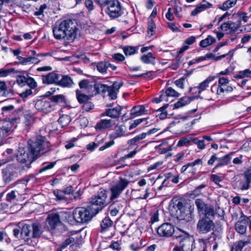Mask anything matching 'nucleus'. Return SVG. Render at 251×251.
<instances>
[{
  "mask_svg": "<svg viewBox=\"0 0 251 251\" xmlns=\"http://www.w3.org/2000/svg\"><path fill=\"white\" fill-rule=\"evenodd\" d=\"M251 75V70L246 69L243 71L239 72L238 74L236 75V78H243L246 77H249Z\"/></svg>",
  "mask_w": 251,
  "mask_h": 251,
  "instance_id": "nucleus-42",
  "label": "nucleus"
},
{
  "mask_svg": "<svg viewBox=\"0 0 251 251\" xmlns=\"http://www.w3.org/2000/svg\"><path fill=\"white\" fill-rule=\"evenodd\" d=\"M50 143L45 137L37 135L34 141L29 140L27 148H19L16 154L18 162L24 170L30 168V165L37 159L40 153L50 151Z\"/></svg>",
  "mask_w": 251,
  "mask_h": 251,
  "instance_id": "nucleus-1",
  "label": "nucleus"
},
{
  "mask_svg": "<svg viewBox=\"0 0 251 251\" xmlns=\"http://www.w3.org/2000/svg\"><path fill=\"white\" fill-rule=\"evenodd\" d=\"M232 154V153H231L225 155L222 158H220L219 163L215 166L214 169L227 164L231 159V155Z\"/></svg>",
  "mask_w": 251,
  "mask_h": 251,
  "instance_id": "nucleus-31",
  "label": "nucleus"
},
{
  "mask_svg": "<svg viewBox=\"0 0 251 251\" xmlns=\"http://www.w3.org/2000/svg\"><path fill=\"white\" fill-rule=\"evenodd\" d=\"M248 223L247 221H238L235 225L236 231L240 234L246 233Z\"/></svg>",
  "mask_w": 251,
  "mask_h": 251,
  "instance_id": "nucleus-19",
  "label": "nucleus"
},
{
  "mask_svg": "<svg viewBox=\"0 0 251 251\" xmlns=\"http://www.w3.org/2000/svg\"><path fill=\"white\" fill-rule=\"evenodd\" d=\"M192 139H193V138L190 137L189 138H185L180 140L177 143V146H183L184 145L189 144L190 142L192 141Z\"/></svg>",
  "mask_w": 251,
  "mask_h": 251,
  "instance_id": "nucleus-62",
  "label": "nucleus"
},
{
  "mask_svg": "<svg viewBox=\"0 0 251 251\" xmlns=\"http://www.w3.org/2000/svg\"><path fill=\"white\" fill-rule=\"evenodd\" d=\"M113 223L112 221H102L101 226V231H104L109 227L112 226Z\"/></svg>",
  "mask_w": 251,
  "mask_h": 251,
  "instance_id": "nucleus-46",
  "label": "nucleus"
},
{
  "mask_svg": "<svg viewBox=\"0 0 251 251\" xmlns=\"http://www.w3.org/2000/svg\"><path fill=\"white\" fill-rule=\"evenodd\" d=\"M184 210V203L180 200H172V203L170 205V212L175 218L178 220L179 216Z\"/></svg>",
  "mask_w": 251,
  "mask_h": 251,
  "instance_id": "nucleus-7",
  "label": "nucleus"
},
{
  "mask_svg": "<svg viewBox=\"0 0 251 251\" xmlns=\"http://www.w3.org/2000/svg\"><path fill=\"white\" fill-rule=\"evenodd\" d=\"M194 97H184L180 98L178 101L174 104L175 108H179L189 104L193 99Z\"/></svg>",
  "mask_w": 251,
  "mask_h": 251,
  "instance_id": "nucleus-20",
  "label": "nucleus"
},
{
  "mask_svg": "<svg viewBox=\"0 0 251 251\" xmlns=\"http://www.w3.org/2000/svg\"><path fill=\"white\" fill-rule=\"evenodd\" d=\"M215 42V39L212 36L209 35L206 39L201 40L200 43V46L205 48Z\"/></svg>",
  "mask_w": 251,
  "mask_h": 251,
  "instance_id": "nucleus-32",
  "label": "nucleus"
},
{
  "mask_svg": "<svg viewBox=\"0 0 251 251\" xmlns=\"http://www.w3.org/2000/svg\"><path fill=\"white\" fill-rule=\"evenodd\" d=\"M146 137V134L145 133H142V134L138 135L134 138L130 139L128 141L127 143L129 145H134L136 142L140 141V140L145 138Z\"/></svg>",
  "mask_w": 251,
  "mask_h": 251,
  "instance_id": "nucleus-35",
  "label": "nucleus"
},
{
  "mask_svg": "<svg viewBox=\"0 0 251 251\" xmlns=\"http://www.w3.org/2000/svg\"><path fill=\"white\" fill-rule=\"evenodd\" d=\"M129 181L126 178L120 177L118 182L112 186L110 188L111 192L110 200L111 201L117 198L122 193L123 191L127 186Z\"/></svg>",
  "mask_w": 251,
  "mask_h": 251,
  "instance_id": "nucleus-6",
  "label": "nucleus"
},
{
  "mask_svg": "<svg viewBox=\"0 0 251 251\" xmlns=\"http://www.w3.org/2000/svg\"><path fill=\"white\" fill-rule=\"evenodd\" d=\"M165 96L177 97L179 96V94L172 87H169L166 90Z\"/></svg>",
  "mask_w": 251,
  "mask_h": 251,
  "instance_id": "nucleus-51",
  "label": "nucleus"
},
{
  "mask_svg": "<svg viewBox=\"0 0 251 251\" xmlns=\"http://www.w3.org/2000/svg\"><path fill=\"white\" fill-rule=\"evenodd\" d=\"M148 113V110L145 109L143 105L135 106L131 110V116L132 118L137 116L147 114Z\"/></svg>",
  "mask_w": 251,
  "mask_h": 251,
  "instance_id": "nucleus-18",
  "label": "nucleus"
},
{
  "mask_svg": "<svg viewBox=\"0 0 251 251\" xmlns=\"http://www.w3.org/2000/svg\"><path fill=\"white\" fill-rule=\"evenodd\" d=\"M27 78L24 75H18L16 81L17 83L20 85H25L26 83Z\"/></svg>",
  "mask_w": 251,
  "mask_h": 251,
  "instance_id": "nucleus-55",
  "label": "nucleus"
},
{
  "mask_svg": "<svg viewBox=\"0 0 251 251\" xmlns=\"http://www.w3.org/2000/svg\"><path fill=\"white\" fill-rule=\"evenodd\" d=\"M115 124V122L111 119H101L96 125L97 130H103L110 128Z\"/></svg>",
  "mask_w": 251,
  "mask_h": 251,
  "instance_id": "nucleus-13",
  "label": "nucleus"
},
{
  "mask_svg": "<svg viewBox=\"0 0 251 251\" xmlns=\"http://www.w3.org/2000/svg\"><path fill=\"white\" fill-rule=\"evenodd\" d=\"M215 227L213 221H199L197 229L200 233H206L213 230Z\"/></svg>",
  "mask_w": 251,
  "mask_h": 251,
  "instance_id": "nucleus-11",
  "label": "nucleus"
},
{
  "mask_svg": "<svg viewBox=\"0 0 251 251\" xmlns=\"http://www.w3.org/2000/svg\"><path fill=\"white\" fill-rule=\"evenodd\" d=\"M237 0H227L225 1L222 6H219V8L226 11L234 6L237 3Z\"/></svg>",
  "mask_w": 251,
  "mask_h": 251,
  "instance_id": "nucleus-29",
  "label": "nucleus"
},
{
  "mask_svg": "<svg viewBox=\"0 0 251 251\" xmlns=\"http://www.w3.org/2000/svg\"><path fill=\"white\" fill-rule=\"evenodd\" d=\"M215 78L216 76H209L205 80L201 82L198 87L199 89L198 92L199 94H200L202 91L205 90L208 87L209 83L211 81H213Z\"/></svg>",
  "mask_w": 251,
  "mask_h": 251,
  "instance_id": "nucleus-23",
  "label": "nucleus"
},
{
  "mask_svg": "<svg viewBox=\"0 0 251 251\" xmlns=\"http://www.w3.org/2000/svg\"><path fill=\"white\" fill-rule=\"evenodd\" d=\"M79 86L80 88L81 89H85L86 88H91V84H90V83L87 80H81L79 83Z\"/></svg>",
  "mask_w": 251,
  "mask_h": 251,
  "instance_id": "nucleus-61",
  "label": "nucleus"
},
{
  "mask_svg": "<svg viewBox=\"0 0 251 251\" xmlns=\"http://www.w3.org/2000/svg\"><path fill=\"white\" fill-rule=\"evenodd\" d=\"M84 3L89 12H91L94 9V2L92 0H85Z\"/></svg>",
  "mask_w": 251,
  "mask_h": 251,
  "instance_id": "nucleus-56",
  "label": "nucleus"
},
{
  "mask_svg": "<svg viewBox=\"0 0 251 251\" xmlns=\"http://www.w3.org/2000/svg\"><path fill=\"white\" fill-rule=\"evenodd\" d=\"M55 164V162L44 163L42 165V167L39 171V173H42L47 170L52 168Z\"/></svg>",
  "mask_w": 251,
  "mask_h": 251,
  "instance_id": "nucleus-48",
  "label": "nucleus"
},
{
  "mask_svg": "<svg viewBox=\"0 0 251 251\" xmlns=\"http://www.w3.org/2000/svg\"><path fill=\"white\" fill-rule=\"evenodd\" d=\"M122 109V106H118L114 108L106 109L105 112L101 114V116H107L112 118H118Z\"/></svg>",
  "mask_w": 251,
  "mask_h": 251,
  "instance_id": "nucleus-15",
  "label": "nucleus"
},
{
  "mask_svg": "<svg viewBox=\"0 0 251 251\" xmlns=\"http://www.w3.org/2000/svg\"><path fill=\"white\" fill-rule=\"evenodd\" d=\"M195 204L197 206L199 212H203L205 209V207H206V205L205 204L204 202L201 199H196L195 201Z\"/></svg>",
  "mask_w": 251,
  "mask_h": 251,
  "instance_id": "nucleus-40",
  "label": "nucleus"
},
{
  "mask_svg": "<svg viewBox=\"0 0 251 251\" xmlns=\"http://www.w3.org/2000/svg\"><path fill=\"white\" fill-rule=\"evenodd\" d=\"M250 184H251V182H249V181L246 179L245 181H241L239 183L240 188L242 190H246L249 188Z\"/></svg>",
  "mask_w": 251,
  "mask_h": 251,
  "instance_id": "nucleus-60",
  "label": "nucleus"
},
{
  "mask_svg": "<svg viewBox=\"0 0 251 251\" xmlns=\"http://www.w3.org/2000/svg\"><path fill=\"white\" fill-rule=\"evenodd\" d=\"M59 77V75L52 72L46 75H43L42 76V81L44 84L55 83L57 85Z\"/></svg>",
  "mask_w": 251,
  "mask_h": 251,
  "instance_id": "nucleus-14",
  "label": "nucleus"
},
{
  "mask_svg": "<svg viewBox=\"0 0 251 251\" xmlns=\"http://www.w3.org/2000/svg\"><path fill=\"white\" fill-rule=\"evenodd\" d=\"M192 142L193 144L197 145L198 149L200 150H203L205 148V144L204 140H200L198 138H193Z\"/></svg>",
  "mask_w": 251,
  "mask_h": 251,
  "instance_id": "nucleus-39",
  "label": "nucleus"
},
{
  "mask_svg": "<svg viewBox=\"0 0 251 251\" xmlns=\"http://www.w3.org/2000/svg\"><path fill=\"white\" fill-rule=\"evenodd\" d=\"M69 214L65 211H57L56 210H53L49 212L48 216L46 220H66L67 218H70Z\"/></svg>",
  "mask_w": 251,
  "mask_h": 251,
  "instance_id": "nucleus-12",
  "label": "nucleus"
},
{
  "mask_svg": "<svg viewBox=\"0 0 251 251\" xmlns=\"http://www.w3.org/2000/svg\"><path fill=\"white\" fill-rule=\"evenodd\" d=\"M217 238H218V239H220V238L217 237L216 236L214 232H213L211 234V235L210 236V237L206 240H208L209 242L215 241L214 244V245L213 246V250H216L217 248H218V242L216 241Z\"/></svg>",
  "mask_w": 251,
  "mask_h": 251,
  "instance_id": "nucleus-47",
  "label": "nucleus"
},
{
  "mask_svg": "<svg viewBox=\"0 0 251 251\" xmlns=\"http://www.w3.org/2000/svg\"><path fill=\"white\" fill-rule=\"evenodd\" d=\"M108 62H100L98 64L97 69L102 73H104L106 72L108 69Z\"/></svg>",
  "mask_w": 251,
  "mask_h": 251,
  "instance_id": "nucleus-38",
  "label": "nucleus"
},
{
  "mask_svg": "<svg viewBox=\"0 0 251 251\" xmlns=\"http://www.w3.org/2000/svg\"><path fill=\"white\" fill-rule=\"evenodd\" d=\"M16 166L13 164L8 165L1 170V178L4 184L9 183L17 177Z\"/></svg>",
  "mask_w": 251,
  "mask_h": 251,
  "instance_id": "nucleus-5",
  "label": "nucleus"
},
{
  "mask_svg": "<svg viewBox=\"0 0 251 251\" xmlns=\"http://www.w3.org/2000/svg\"><path fill=\"white\" fill-rule=\"evenodd\" d=\"M30 53H31V54L33 57H38V58H39L41 57H44V56H50L51 55V54L50 53H49V52L37 53L36 52V51L33 50H30Z\"/></svg>",
  "mask_w": 251,
  "mask_h": 251,
  "instance_id": "nucleus-59",
  "label": "nucleus"
},
{
  "mask_svg": "<svg viewBox=\"0 0 251 251\" xmlns=\"http://www.w3.org/2000/svg\"><path fill=\"white\" fill-rule=\"evenodd\" d=\"M168 105V104H166L157 110V111L161 112V113L158 115V117L160 120L165 119L167 117V113L166 111H164V110L167 108Z\"/></svg>",
  "mask_w": 251,
  "mask_h": 251,
  "instance_id": "nucleus-45",
  "label": "nucleus"
},
{
  "mask_svg": "<svg viewBox=\"0 0 251 251\" xmlns=\"http://www.w3.org/2000/svg\"><path fill=\"white\" fill-rule=\"evenodd\" d=\"M15 193V191H12L10 193H8L6 196V200L10 202H15L16 200Z\"/></svg>",
  "mask_w": 251,
  "mask_h": 251,
  "instance_id": "nucleus-53",
  "label": "nucleus"
},
{
  "mask_svg": "<svg viewBox=\"0 0 251 251\" xmlns=\"http://www.w3.org/2000/svg\"><path fill=\"white\" fill-rule=\"evenodd\" d=\"M19 119L20 116L18 115L15 118H11L10 122H5L3 123L2 126L0 127V130L2 132V135L4 136H7L13 132L12 128L13 124Z\"/></svg>",
  "mask_w": 251,
  "mask_h": 251,
  "instance_id": "nucleus-9",
  "label": "nucleus"
},
{
  "mask_svg": "<svg viewBox=\"0 0 251 251\" xmlns=\"http://www.w3.org/2000/svg\"><path fill=\"white\" fill-rule=\"evenodd\" d=\"M46 226L49 229L53 230L57 226L61 225V221H48Z\"/></svg>",
  "mask_w": 251,
  "mask_h": 251,
  "instance_id": "nucleus-36",
  "label": "nucleus"
},
{
  "mask_svg": "<svg viewBox=\"0 0 251 251\" xmlns=\"http://www.w3.org/2000/svg\"><path fill=\"white\" fill-rule=\"evenodd\" d=\"M155 27L154 21L152 19H150L148 22V35L149 37L152 36L154 33V29Z\"/></svg>",
  "mask_w": 251,
  "mask_h": 251,
  "instance_id": "nucleus-37",
  "label": "nucleus"
},
{
  "mask_svg": "<svg viewBox=\"0 0 251 251\" xmlns=\"http://www.w3.org/2000/svg\"><path fill=\"white\" fill-rule=\"evenodd\" d=\"M64 97L62 95H58L51 97V101L55 102H61L64 100Z\"/></svg>",
  "mask_w": 251,
  "mask_h": 251,
  "instance_id": "nucleus-63",
  "label": "nucleus"
},
{
  "mask_svg": "<svg viewBox=\"0 0 251 251\" xmlns=\"http://www.w3.org/2000/svg\"><path fill=\"white\" fill-rule=\"evenodd\" d=\"M30 226L28 225H24L21 231V234L23 238H27L29 236L30 230L29 229Z\"/></svg>",
  "mask_w": 251,
  "mask_h": 251,
  "instance_id": "nucleus-43",
  "label": "nucleus"
},
{
  "mask_svg": "<svg viewBox=\"0 0 251 251\" xmlns=\"http://www.w3.org/2000/svg\"><path fill=\"white\" fill-rule=\"evenodd\" d=\"M108 89L109 86L100 83H96L94 85V90L95 91V95L100 93H105Z\"/></svg>",
  "mask_w": 251,
  "mask_h": 251,
  "instance_id": "nucleus-24",
  "label": "nucleus"
},
{
  "mask_svg": "<svg viewBox=\"0 0 251 251\" xmlns=\"http://www.w3.org/2000/svg\"><path fill=\"white\" fill-rule=\"evenodd\" d=\"M76 96L79 102L83 104L88 101L90 98V97L88 95L81 93L78 90L76 91Z\"/></svg>",
  "mask_w": 251,
  "mask_h": 251,
  "instance_id": "nucleus-30",
  "label": "nucleus"
},
{
  "mask_svg": "<svg viewBox=\"0 0 251 251\" xmlns=\"http://www.w3.org/2000/svg\"><path fill=\"white\" fill-rule=\"evenodd\" d=\"M233 17L238 18V20L243 21L244 23L247 22L249 17L247 16V14L245 12H238L236 14H234Z\"/></svg>",
  "mask_w": 251,
  "mask_h": 251,
  "instance_id": "nucleus-41",
  "label": "nucleus"
},
{
  "mask_svg": "<svg viewBox=\"0 0 251 251\" xmlns=\"http://www.w3.org/2000/svg\"><path fill=\"white\" fill-rule=\"evenodd\" d=\"M35 106L38 110L44 112H48L51 109L50 102L47 100H38L36 102Z\"/></svg>",
  "mask_w": 251,
  "mask_h": 251,
  "instance_id": "nucleus-16",
  "label": "nucleus"
},
{
  "mask_svg": "<svg viewBox=\"0 0 251 251\" xmlns=\"http://www.w3.org/2000/svg\"><path fill=\"white\" fill-rule=\"evenodd\" d=\"M157 232L160 235L165 237H170L176 233L173 226L168 223H164L158 227Z\"/></svg>",
  "mask_w": 251,
  "mask_h": 251,
  "instance_id": "nucleus-10",
  "label": "nucleus"
},
{
  "mask_svg": "<svg viewBox=\"0 0 251 251\" xmlns=\"http://www.w3.org/2000/svg\"><path fill=\"white\" fill-rule=\"evenodd\" d=\"M107 5V13L111 18L115 19L122 15L121 7L118 0H112Z\"/></svg>",
  "mask_w": 251,
  "mask_h": 251,
  "instance_id": "nucleus-8",
  "label": "nucleus"
},
{
  "mask_svg": "<svg viewBox=\"0 0 251 251\" xmlns=\"http://www.w3.org/2000/svg\"><path fill=\"white\" fill-rule=\"evenodd\" d=\"M16 186L15 192H16L20 195L24 194L25 190L26 188V185L25 182L17 181L14 183Z\"/></svg>",
  "mask_w": 251,
  "mask_h": 251,
  "instance_id": "nucleus-27",
  "label": "nucleus"
},
{
  "mask_svg": "<svg viewBox=\"0 0 251 251\" xmlns=\"http://www.w3.org/2000/svg\"><path fill=\"white\" fill-rule=\"evenodd\" d=\"M180 231L181 234L175 233L173 237L178 240L180 246L183 251H192L195 248V240L192 236L190 235L186 232Z\"/></svg>",
  "mask_w": 251,
  "mask_h": 251,
  "instance_id": "nucleus-4",
  "label": "nucleus"
},
{
  "mask_svg": "<svg viewBox=\"0 0 251 251\" xmlns=\"http://www.w3.org/2000/svg\"><path fill=\"white\" fill-rule=\"evenodd\" d=\"M141 60L146 64H155V57L153 56L151 52L143 55L141 57Z\"/></svg>",
  "mask_w": 251,
  "mask_h": 251,
  "instance_id": "nucleus-25",
  "label": "nucleus"
},
{
  "mask_svg": "<svg viewBox=\"0 0 251 251\" xmlns=\"http://www.w3.org/2000/svg\"><path fill=\"white\" fill-rule=\"evenodd\" d=\"M205 216L206 218H215L216 214H214V210L212 208L206 206L204 209Z\"/></svg>",
  "mask_w": 251,
  "mask_h": 251,
  "instance_id": "nucleus-44",
  "label": "nucleus"
},
{
  "mask_svg": "<svg viewBox=\"0 0 251 251\" xmlns=\"http://www.w3.org/2000/svg\"><path fill=\"white\" fill-rule=\"evenodd\" d=\"M40 61V60L39 58L33 56L25 57V58L24 59L25 64H26L29 63L37 64L39 63Z\"/></svg>",
  "mask_w": 251,
  "mask_h": 251,
  "instance_id": "nucleus-50",
  "label": "nucleus"
},
{
  "mask_svg": "<svg viewBox=\"0 0 251 251\" xmlns=\"http://www.w3.org/2000/svg\"><path fill=\"white\" fill-rule=\"evenodd\" d=\"M52 32L55 39L73 42L76 37L78 28L75 20L66 19L56 24Z\"/></svg>",
  "mask_w": 251,
  "mask_h": 251,
  "instance_id": "nucleus-3",
  "label": "nucleus"
},
{
  "mask_svg": "<svg viewBox=\"0 0 251 251\" xmlns=\"http://www.w3.org/2000/svg\"><path fill=\"white\" fill-rule=\"evenodd\" d=\"M229 25L230 29L232 31H235L241 26V23L240 22V20H238L236 23L233 22L232 21H229Z\"/></svg>",
  "mask_w": 251,
  "mask_h": 251,
  "instance_id": "nucleus-54",
  "label": "nucleus"
},
{
  "mask_svg": "<svg viewBox=\"0 0 251 251\" xmlns=\"http://www.w3.org/2000/svg\"><path fill=\"white\" fill-rule=\"evenodd\" d=\"M217 89V94L218 95H221L225 92H230L233 91V88L230 86H221V87H216L215 85H213L211 87V91L213 92L214 89Z\"/></svg>",
  "mask_w": 251,
  "mask_h": 251,
  "instance_id": "nucleus-28",
  "label": "nucleus"
},
{
  "mask_svg": "<svg viewBox=\"0 0 251 251\" xmlns=\"http://www.w3.org/2000/svg\"><path fill=\"white\" fill-rule=\"evenodd\" d=\"M58 121L61 125L62 127H64L69 124L71 122V119L69 116L65 115L60 117Z\"/></svg>",
  "mask_w": 251,
  "mask_h": 251,
  "instance_id": "nucleus-33",
  "label": "nucleus"
},
{
  "mask_svg": "<svg viewBox=\"0 0 251 251\" xmlns=\"http://www.w3.org/2000/svg\"><path fill=\"white\" fill-rule=\"evenodd\" d=\"M125 133L124 126H117L115 127V132L109 135V137L111 139H116L118 137L123 136Z\"/></svg>",
  "mask_w": 251,
  "mask_h": 251,
  "instance_id": "nucleus-21",
  "label": "nucleus"
},
{
  "mask_svg": "<svg viewBox=\"0 0 251 251\" xmlns=\"http://www.w3.org/2000/svg\"><path fill=\"white\" fill-rule=\"evenodd\" d=\"M14 109V106L13 105L3 106L1 108L2 114L3 115L7 114L10 112L13 111Z\"/></svg>",
  "mask_w": 251,
  "mask_h": 251,
  "instance_id": "nucleus-57",
  "label": "nucleus"
},
{
  "mask_svg": "<svg viewBox=\"0 0 251 251\" xmlns=\"http://www.w3.org/2000/svg\"><path fill=\"white\" fill-rule=\"evenodd\" d=\"M108 191L100 189L91 200V205L87 208L77 207L73 212L74 220H91L111 201L107 197Z\"/></svg>",
  "mask_w": 251,
  "mask_h": 251,
  "instance_id": "nucleus-2",
  "label": "nucleus"
},
{
  "mask_svg": "<svg viewBox=\"0 0 251 251\" xmlns=\"http://www.w3.org/2000/svg\"><path fill=\"white\" fill-rule=\"evenodd\" d=\"M212 6V4L208 2H206V3L204 4H201L197 6L196 8L191 12V15L195 16L201 11L210 8Z\"/></svg>",
  "mask_w": 251,
  "mask_h": 251,
  "instance_id": "nucleus-22",
  "label": "nucleus"
},
{
  "mask_svg": "<svg viewBox=\"0 0 251 251\" xmlns=\"http://www.w3.org/2000/svg\"><path fill=\"white\" fill-rule=\"evenodd\" d=\"M32 237L33 238H37L39 237L41 233V227L37 223L33 224L32 225Z\"/></svg>",
  "mask_w": 251,
  "mask_h": 251,
  "instance_id": "nucleus-34",
  "label": "nucleus"
},
{
  "mask_svg": "<svg viewBox=\"0 0 251 251\" xmlns=\"http://www.w3.org/2000/svg\"><path fill=\"white\" fill-rule=\"evenodd\" d=\"M31 88L33 89L37 87V83L35 80L31 77H28L26 80V83Z\"/></svg>",
  "mask_w": 251,
  "mask_h": 251,
  "instance_id": "nucleus-58",
  "label": "nucleus"
},
{
  "mask_svg": "<svg viewBox=\"0 0 251 251\" xmlns=\"http://www.w3.org/2000/svg\"><path fill=\"white\" fill-rule=\"evenodd\" d=\"M136 49L133 47H126L124 49V53L126 55H131L136 51Z\"/></svg>",
  "mask_w": 251,
  "mask_h": 251,
  "instance_id": "nucleus-52",
  "label": "nucleus"
},
{
  "mask_svg": "<svg viewBox=\"0 0 251 251\" xmlns=\"http://www.w3.org/2000/svg\"><path fill=\"white\" fill-rule=\"evenodd\" d=\"M248 243V241H239L236 242L232 246L231 251H242L243 248Z\"/></svg>",
  "mask_w": 251,
  "mask_h": 251,
  "instance_id": "nucleus-26",
  "label": "nucleus"
},
{
  "mask_svg": "<svg viewBox=\"0 0 251 251\" xmlns=\"http://www.w3.org/2000/svg\"><path fill=\"white\" fill-rule=\"evenodd\" d=\"M74 84V82L72 78L67 75H62L61 79L58 78L57 85L63 87H71Z\"/></svg>",
  "mask_w": 251,
  "mask_h": 251,
  "instance_id": "nucleus-17",
  "label": "nucleus"
},
{
  "mask_svg": "<svg viewBox=\"0 0 251 251\" xmlns=\"http://www.w3.org/2000/svg\"><path fill=\"white\" fill-rule=\"evenodd\" d=\"M123 82L122 81H115L111 86H109V89H111L116 92H119V89L123 86Z\"/></svg>",
  "mask_w": 251,
  "mask_h": 251,
  "instance_id": "nucleus-49",
  "label": "nucleus"
},
{
  "mask_svg": "<svg viewBox=\"0 0 251 251\" xmlns=\"http://www.w3.org/2000/svg\"><path fill=\"white\" fill-rule=\"evenodd\" d=\"M94 104L90 101L85 102L82 106V109L86 111H89L94 107Z\"/></svg>",
  "mask_w": 251,
  "mask_h": 251,
  "instance_id": "nucleus-64",
  "label": "nucleus"
}]
</instances>
